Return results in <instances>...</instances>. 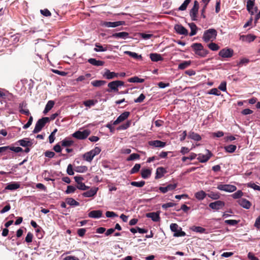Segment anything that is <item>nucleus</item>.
I'll use <instances>...</instances> for the list:
<instances>
[{
	"instance_id": "f257e3e1",
	"label": "nucleus",
	"mask_w": 260,
	"mask_h": 260,
	"mask_svg": "<svg viewBox=\"0 0 260 260\" xmlns=\"http://www.w3.org/2000/svg\"><path fill=\"white\" fill-rule=\"evenodd\" d=\"M191 47L195 54L201 57H205L209 53L208 50L204 49L201 43H193L191 45Z\"/></svg>"
},
{
	"instance_id": "f03ea898",
	"label": "nucleus",
	"mask_w": 260,
	"mask_h": 260,
	"mask_svg": "<svg viewBox=\"0 0 260 260\" xmlns=\"http://www.w3.org/2000/svg\"><path fill=\"white\" fill-rule=\"evenodd\" d=\"M217 35V32L216 29L210 28L204 31L202 38L206 43L209 41L212 42L216 39Z\"/></svg>"
},
{
	"instance_id": "7ed1b4c3",
	"label": "nucleus",
	"mask_w": 260,
	"mask_h": 260,
	"mask_svg": "<svg viewBox=\"0 0 260 260\" xmlns=\"http://www.w3.org/2000/svg\"><path fill=\"white\" fill-rule=\"evenodd\" d=\"M49 122V119L47 117H44L41 119H39L37 122L35 128L32 132L34 134L39 133L42 128L45 126L47 123Z\"/></svg>"
},
{
	"instance_id": "20e7f679",
	"label": "nucleus",
	"mask_w": 260,
	"mask_h": 260,
	"mask_svg": "<svg viewBox=\"0 0 260 260\" xmlns=\"http://www.w3.org/2000/svg\"><path fill=\"white\" fill-rule=\"evenodd\" d=\"M90 134V131L89 129H85L83 131H77L72 134V136L78 140H84Z\"/></svg>"
},
{
	"instance_id": "39448f33",
	"label": "nucleus",
	"mask_w": 260,
	"mask_h": 260,
	"mask_svg": "<svg viewBox=\"0 0 260 260\" xmlns=\"http://www.w3.org/2000/svg\"><path fill=\"white\" fill-rule=\"evenodd\" d=\"M199 8V3L197 1H195L194 2L193 6L192 9L190 11V16L191 18V20L193 21L197 20V14L198 13Z\"/></svg>"
},
{
	"instance_id": "423d86ee",
	"label": "nucleus",
	"mask_w": 260,
	"mask_h": 260,
	"mask_svg": "<svg viewBox=\"0 0 260 260\" xmlns=\"http://www.w3.org/2000/svg\"><path fill=\"white\" fill-rule=\"evenodd\" d=\"M206 153L205 154L200 153L198 155L197 159L199 162L202 163H204L207 162L210 157L213 155V154L211 152L208 150L206 149Z\"/></svg>"
},
{
	"instance_id": "0eeeda50",
	"label": "nucleus",
	"mask_w": 260,
	"mask_h": 260,
	"mask_svg": "<svg viewBox=\"0 0 260 260\" xmlns=\"http://www.w3.org/2000/svg\"><path fill=\"white\" fill-rule=\"evenodd\" d=\"M217 188L229 192H234L237 189L236 186L231 184H219L217 185Z\"/></svg>"
},
{
	"instance_id": "6e6552de",
	"label": "nucleus",
	"mask_w": 260,
	"mask_h": 260,
	"mask_svg": "<svg viewBox=\"0 0 260 260\" xmlns=\"http://www.w3.org/2000/svg\"><path fill=\"white\" fill-rule=\"evenodd\" d=\"M234 51L233 49L228 48H225L221 49L218 53V55L223 58H229L233 56Z\"/></svg>"
},
{
	"instance_id": "1a4fd4ad",
	"label": "nucleus",
	"mask_w": 260,
	"mask_h": 260,
	"mask_svg": "<svg viewBox=\"0 0 260 260\" xmlns=\"http://www.w3.org/2000/svg\"><path fill=\"white\" fill-rule=\"evenodd\" d=\"M125 22L123 21L108 22L103 21L102 22V25L107 27H115L120 25L124 24Z\"/></svg>"
},
{
	"instance_id": "9d476101",
	"label": "nucleus",
	"mask_w": 260,
	"mask_h": 260,
	"mask_svg": "<svg viewBox=\"0 0 260 260\" xmlns=\"http://www.w3.org/2000/svg\"><path fill=\"white\" fill-rule=\"evenodd\" d=\"M225 206V203L222 201H216L209 204V206L210 208L213 210H218L222 208Z\"/></svg>"
},
{
	"instance_id": "9b49d317",
	"label": "nucleus",
	"mask_w": 260,
	"mask_h": 260,
	"mask_svg": "<svg viewBox=\"0 0 260 260\" xmlns=\"http://www.w3.org/2000/svg\"><path fill=\"white\" fill-rule=\"evenodd\" d=\"M103 76L107 79L111 80L118 78L119 76V73H117L114 72H110L109 70L105 69V72L103 74Z\"/></svg>"
},
{
	"instance_id": "f8f14e48",
	"label": "nucleus",
	"mask_w": 260,
	"mask_h": 260,
	"mask_svg": "<svg viewBox=\"0 0 260 260\" xmlns=\"http://www.w3.org/2000/svg\"><path fill=\"white\" fill-rule=\"evenodd\" d=\"M106 91L108 92H118V87L115 81H113L108 84V88Z\"/></svg>"
},
{
	"instance_id": "ddd939ff",
	"label": "nucleus",
	"mask_w": 260,
	"mask_h": 260,
	"mask_svg": "<svg viewBox=\"0 0 260 260\" xmlns=\"http://www.w3.org/2000/svg\"><path fill=\"white\" fill-rule=\"evenodd\" d=\"M129 115H130V113L129 112H127V111L124 112L123 113H122L121 114H120L117 117V118L116 119V120H115L113 122V124L117 125V124H119V123L123 121L124 120H125L126 119H127Z\"/></svg>"
},
{
	"instance_id": "4468645a",
	"label": "nucleus",
	"mask_w": 260,
	"mask_h": 260,
	"mask_svg": "<svg viewBox=\"0 0 260 260\" xmlns=\"http://www.w3.org/2000/svg\"><path fill=\"white\" fill-rule=\"evenodd\" d=\"M237 202L241 206L246 209H249L251 206V203L245 199L241 198Z\"/></svg>"
},
{
	"instance_id": "2eb2a0df",
	"label": "nucleus",
	"mask_w": 260,
	"mask_h": 260,
	"mask_svg": "<svg viewBox=\"0 0 260 260\" xmlns=\"http://www.w3.org/2000/svg\"><path fill=\"white\" fill-rule=\"evenodd\" d=\"M175 29L177 33L180 35L187 36L188 35V30L182 25L177 24L175 26Z\"/></svg>"
},
{
	"instance_id": "dca6fc26",
	"label": "nucleus",
	"mask_w": 260,
	"mask_h": 260,
	"mask_svg": "<svg viewBox=\"0 0 260 260\" xmlns=\"http://www.w3.org/2000/svg\"><path fill=\"white\" fill-rule=\"evenodd\" d=\"M148 144L150 146L160 148H163L166 145V142L160 140L150 141L148 142Z\"/></svg>"
},
{
	"instance_id": "f3484780",
	"label": "nucleus",
	"mask_w": 260,
	"mask_h": 260,
	"mask_svg": "<svg viewBox=\"0 0 260 260\" xmlns=\"http://www.w3.org/2000/svg\"><path fill=\"white\" fill-rule=\"evenodd\" d=\"M88 217L92 218H99L103 215V212L101 210H92L88 214Z\"/></svg>"
},
{
	"instance_id": "a211bd4d",
	"label": "nucleus",
	"mask_w": 260,
	"mask_h": 260,
	"mask_svg": "<svg viewBox=\"0 0 260 260\" xmlns=\"http://www.w3.org/2000/svg\"><path fill=\"white\" fill-rule=\"evenodd\" d=\"M167 173V171L163 167H158L156 169V175L155 178L158 179L162 177L165 174Z\"/></svg>"
},
{
	"instance_id": "6ab92c4d",
	"label": "nucleus",
	"mask_w": 260,
	"mask_h": 260,
	"mask_svg": "<svg viewBox=\"0 0 260 260\" xmlns=\"http://www.w3.org/2000/svg\"><path fill=\"white\" fill-rule=\"evenodd\" d=\"M247 4L246 8L247 11L251 15H253L254 12L253 11V7L254 6V1L255 0H246Z\"/></svg>"
},
{
	"instance_id": "aec40b11",
	"label": "nucleus",
	"mask_w": 260,
	"mask_h": 260,
	"mask_svg": "<svg viewBox=\"0 0 260 260\" xmlns=\"http://www.w3.org/2000/svg\"><path fill=\"white\" fill-rule=\"evenodd\" d=\"M20 186V184L18 182H11L7 184L5 187V189L14 190L19 188Z\"/></svg>"
},
{
	"instance_id": "412c9836",
	"label": "nucleus",
	"mask_w": 260,
	"mask_h": 260,
	"mask_svg": "<svg viewBox=\"0 0 260 260\" xmlns=\"http://www.w3.org/2000/svg\"><path fill=\"white\" fill-rule=\"evenodd\" d=\"M146 217L151 218L155 222L159 221L160 217L159 213L157 212H150L146 214Z\"/></svg>"
},
{
	"instance_id": "4be33fe9",
	"label": "nucleus",
	"mask_w": 260,
	"mask_h": 260,
	"mask_svg": "<svg viewBox=\"0 0 260 260\" xmlns=\"http://www.w3.org/2000/svg\"><path fill=\"white\" fill-rule=\"evenodd\" d=\"M150 58L152 61L157 62L163 60L164 58L160 54L153 53L150 54Z\"/></svg>"
},
{
	"instance_id": "5701e85b",
	"label": "nucleus",
	"mask_w": 260,
	"mask_h": 260,
	"mask_svg": "<svg viewBox=\"0 0 260 260\" xmlns=\"http://www.w3.org/2000/svg\"><path fill=\"white\" fill-rule=\"evenodd\" d=\"M256 38V36L251 34L247 35H243L241 36V39L243 41H245L248 43L253 41Z\"/></svg>"
},
{
	"instance_id": "b1692460",
	"label": "nucleus",
	"mask_w": 260,
	"mask_h": 260,
	"mask_svg": "<svg viewBox=\"0 0 260 260\" xmlns=\"http://www.w3.org/2000/svg\"><path fill=\"white\" fill-rule=\"evenodd\" d=\"M129 34L127 32H119L114 33L112 35V37L115 38H122V39H126L128 37Z\"/></svg>"
},
{
	"instance_id": "393cba45",
	"label": "nucleus",
	"mask_w": 260,
	"mask_h": 260,
	"mask_svg": "<svg viewBox=\"0 0 260 260\" xmlns=\"http://www.w3.org/2000/svg\"><path fill=\"white\" fill-rule=\"evenodd\" d=\"M188 138L196 141H199L202 139L200 135L194 132H190L188 135Z\"/></svg>"
},
{
	"instance_id": "a878e982",
	"label": "nucleus",
	"mask_w": 260,
	"mask_h": 260,
	"mask_svg": "<svg viewBox=\"0 0 260 260\" xmlns=\"http://www.w3.org/2000/svg\"><path fill=\"white\" fill-rule=\"evenodd\" d=\"M194 196L197 199L201 201L204 200L206 198V197L207 196V193H206L203 190H200L199 191L197 192L194 194Z\"/></svg>"
},
{
	"instance_id": "bb28decb",
	"label": "nucleus",
	"mask_w": 260,
	"mask_h": 260,
	"mask_svg": "<svg viewBox=\"0 0 260 260\" xmlns=\"http://www.w3.org/2000/svg\"><path fill=\"white\" fill-rule=\"evenodd\" d=\"M88 62L92 65L95 66H102L104 64V62L101 60H98L95 58H89L88 60Z\"/></svg>"
},
{
	"instance_id": "cd10ccee",
	"label": "nucleus",
	"mask_w": 260,
	"mask_h": 260,
	"mask_svg": "<svg viewBox=\"0 0 260 260\" xmlns=\"http://www.w3.org/2000/svg\"><path fill=\"white\" fill-rule=\"evenodd\" d=\"M28 138H25L24 139L20 140L18 141V143L20 145L23 147L31 146L32 144V143L30 141H28Z\"/></svg>"
},
{
	"instance_id": "c85d7f7f",
	"label": "nucleus",
	"mask_w": 260,
	"mask_h": 260,
	"mask_svg": "<svg viewBox=\"0 0 260 260\" xmlns=\"http://www.w3.org/2000/svg\"><path fill=\"white\" fill-rule=\"evenodd\" d=\"M97 188H91L89 190L86 191L83 193V196L85 197H92L94 196L97 192Z\"/></svg>"
},
{
	"instance_id": "c756f323",
	"label": "nucleus",
	"mask_w": 260,
	"mask_h": 260,
	"mask_svg": "<svg viewBox=\"0 0 260 260\" xmlns=\"http://www.w3.org/2000/svg\"><path fill=\"white\" fill-rule=\"evenodd\" d=\"M141 176L144 179L149 177L151 174V170L149 169H143L141 170Z\"/></svg>"
},
{
	"instance_id": "7c9ffc66",
	"label": "nucleus",
	"mask_w": 260,
	"mask_h": 260,
	"mask_svg": "<svg viewBox=\"0 0 260 260\" xmlns=\"http://www.w3.org/2000/svg\"><path fill=\"white\" fill-rule=\"evenodd\" d=\"M124 54L129 55V56L136 59H142V57L141 55H138L137 53L133 52H131L129 51H126L124 52Z\"/></svg>"
},
{
	"instance_id": "2f4dec72",
	"label": "nucleus",
	"mask_w": 260,
	"mask_h": 260,
	"mask_svg": "<svg viewBox=\"0 0 260 260\" xmlns=\"http://www.w3.org/2000/svg\"><path fill=\"white\" fill-rule=\"evenodd\" d=\"M61 145L62 147H70L73 145L74 141L68 138H65L60 142Z\"/></svg>"
},
{
	"instance_id": "473e14b6",
	"label": "nucleus",
	"mask_w": 260,
	"mask_h": 260,
	"mask_svg": "<svg viewBox=\"0 0 260 260\" xmlns=\"http://www.w3.org/2000/svg\"><path fill=\"white\" fill-rule=\"evenodd\" d=\"M54 105V102L53 101H49L46 105L43 113L44 114L48 113L53 107Z\"/></svg>"
},
{
	"instance_id": "72a5a7b5",
	"label": "nucleus",
	"mask_w": 260,
	"mask_h": 260,
	"mask_svg": "<svg viewBox=\"0 0 260 260\" xmlns=\"http://www.w3.org/2000/svg\"><path fill=\"white\" fill-rule=\"evenodd\" d=\"M95 48L94 50L95 52H104L107 50V45H105V47L102 46L100 43H96L95 44Z\"/></svg>"
},
{
	"instance_id": "f704fd0d",
	"label": "nucleus",
	"mask_w": 260,
	"mask_h": 260,
	"mask_svg": "<svg viewBox=\"0 0 260 260\" xmlns=\"http://www.w3.org/2000/svg\"><path fill=\"white\" fill-rule=\"evenodd\" d=\"M94 157L91 151L84 153L83 155L84 159L88 162L91 161Z\"/></svg>"
},
{
	"instance_id": "c9c22d12",
	"label": "nucleus",
	"mask_w": 260,
	"mask_h": 260,
	"mask_svg": "<svg viewBox=\"0 0 260 260\" xmlns=\"http://www.w3.org/2000/svg\"><path fill=\"white\" fill-rule=\"evenodd\" d=\"M190 229L195 232L199 233L201 234L205 233H206V229L201 227V226H198L193 225L191 226Z\"/></svg>"
},
{
	"instance_id": "e433bc0d",
	"label": "nucleus",
	"mask_w": 260,
	"mask_h": 260,
	"mask_svg": "<svg viewBox=\"0 0 260 260\" xmlns=\"http://www.w3.org/2000/svg\"><path fill=\"white\" fill-rule=\"evenodd\" d=\"M188 25L191 29V31L189 34V36H193L197 34V29H198L197 25L194 23H189Z\"/></svg>"
},
{
	"instance_id": "4c0bfd02",
	"label": "nucleus",
	"mask_w": 260,
	"mask_h": 260,
	"mask_svg": "<svg viewBox=\"0 0 260 260\" xmlns=\"http://www.w3.org/2000/svg\"><path fill=\"white\" fill-rule=\"evenodd\" d=\"M127 81L131 83H143L145 80L144 79L139 78L137 76H134L128 79Z\"/></svg>"
},
{
	"instance_id": "58836bf2",
	"label": "nucleus",
	"mask_w": 260,
	"mask_h": 260,
	"mask_svg": "<svg viewBox=\"0 0 260 260\" xmlns=\"http://www.w3.org/2000/svg\"><path fill=\"white\" fill-rule=\"evenodd\" d=\"M106 83L105 80H94L91 82V84L94 87H100Z\"/></svg>"
},
{
	"instance_id": "ea45409f",
	"label": "nucleus",
	"mask_w": 260,
	"mask_h": 260,
	"mask_svg": "<svg viewBox=\"0 0 260 260\" xmlns=\"http://www.w3.org/2000/svg\"><path fill=\"white\" fill-rule=\"evenodd\" d=\"M66 201L68 204L71 206H77L79 205V203L72 198H67Z\"/></svg>"
},
{
	"instance_id": "a19ab883",
	"label": "nucleus",
	"mask_w": 260,
	"mask_h": 260,
	"mask_svg": "<svg viewBox=\"0 0 260 260\" xmlns=\"http://www.w3.org/2000/svg\"><path fill=\"white\" fill-rule=\"evenodd\" d=\"M191 64V61H184L182 63H180L178 66V69L180 70H184L188 67Z\"/></svg>"
},
{
	"instance_id": "79ce46f5",
	"label": "nucleus",
	"mask_w": 260,
	"mask_h": 260,
	"mask_svg": "<svg viewBox=\"0 0 260 260\" xmlns=\"http://www.w3.org/2000/svg\"><path fill=\"white\" fill-rule=\"evenodd\" d=\"M237 148V146L235 145H229L224 147L225 150L229 153L234 152Z\"/></svg>"
},
{
	"instance_id": "37998d69",
	"label": "nucleus",
	"mask_w": 260,
	"mask_h": 260,
	"mask_svg": "<svg viewBox=\"0 0 260 260\" xmlns=\"http://www.w3.org/2000/svg\"><path fill=\"white\" fill-rule=\"evenodd\" d=\"M207 196L213 200H218L220 198V194L218 192H214L213 191L208 193Z\"/></svg>"
},
{
	"instance_id": "c03bdc74",
	"label": "nucleus",
	"mask_w": 260,
	"mask_h": 260,
	"mask_svg": "<svg viewBox=\"0 0 260 260\" xmlns=\"http://www.w3.org/2000/svg\"><path fill=\"white\" fill-rule=\"evenodd\" d=\"M186 235V233L182 231V228L179 227V229L177 230V232H176L174 233L173 236L176 237H183Z\"/></svg>"
},
{
	"instance_id": "a18cd8bd",
	"label": "nucleus",
	"mask_w": 260,
	"mask_h": 260,
	"mask_svg": "<svg viewBox=\"0 0 260 260\" xmlns=\"http://www.w3.org/2000/svg\"><path fill=\"white\" fill-rule=\"evenodd\" d=\"M97 103V101L93 100H88L83 102V104L86 107H90L91 106H94L95 103Z\"/></svg>"
},
{
	"instance_id": "49530a36",
	"label": "nucleus",
	"mask_w": 260,
	"mask_h": 260,
	"mask_svg": "<svg viewBox=\"0 0 260 260\" xmlns=\"http://www.w3.org/2000/svg\"><path fill=\"white\" fill-rule=\"evenodd\" d=\"M191 0H185L183 3L178 8L179 11H184L186 9L187 6L190 3Z\"/></svg>"
},
{
	"instance_id": "de8ad7c7",
	"label": "nucleus",
	"mask_w": 260,
	"mask_h": 260,
	"mask_svg": "<svg viewBox=\"0 0 260 260\" xmlns=\"http://www.w3.org/2000/svg\"><path fill=\"white\" fill-rule=\"evenodd\" d=\"M145 184V182L144 181H141L139 182L136 181H132L131 182V184L133 186H136L137 187H142Z\"/></svg>"
},
{
	"instance_id": "09e8293b",
	"label": "nucleus",
	"mask_w": 260,
	"mask_h": 260,
	"mask_svg": "<svg viewBox=\"0 0 260 260\" xmlns=\"http://www.w3.org/2000/svg\"><path fill=\"white\" fill-rule=\"evenodd\" d=\"M141 168V165L139 164H136L135 165L134 167L131 170L130 173L131 174H135L138 172Z\"/></svg>"
},
{
	"instance_id": "8fccbe9b",
	"label": "nucleus",
	"mask_w": 260,
	"mask_h": 260,
	"mask_svg": "<svg viewBox=\"0 0 260 260\" xmlns=\"http://www.w3.org/2000/svg\"><path fill=\"white\" fill-rule=\"evenodd\" d=\"M243 195V192L241 190H239L237 192H235L232 195V197L235 199H240L242 196Z\"/></svg>"
},
{
	"instance_id": "3c124183",
	"label": "nucleus",
	"mask_w": 260,
	"mask_h": 260,
	"mask_svg": "<svg viewBox=\"0 0 260 260\" xmlns=\"http://www.w3.org/2000/svg\"><path fill=\"white\" fill-rule=\"evenodd\" d=\"M208 47L212 51H217L219 49V46L215 43H211L208 45Z\"/></svg>"
},
{
	"instance_id": "603ef678",
	"label": "nucleus",
	"mask_w": 260,
	"mask_h": 260,
	"mask_svg": "<svg viewBox=\"0 0 260 260\" xmlns=\"http://www.w3.org/2000/svg\"><path fill=\"white\" fill-rule=\"evenodd\" d=\"M140 157V156L139 154L137 153H133L131 154L126 159L127 161H131L135 159H139Z\"/></svg>"
},
{
	"instance_id": "864d4df0",
	"label": "nucleus",
	"mask_w": 260,
	"mask_h": 260,
	"mask_svg": "<svg viewBox=\"0 0 260 260\" xmlns=\"http://www.w3.org/2000/svg\"><path fill=\"white\" fill-rule=\"evenodd\" d=\"M176 204L172 202H169L166 204H164L162 205V208L165 210H166L168 208L176 206Z\"/></svg>"
},
{
	"instance_id": "5fc2aeb1",
	"label": "nucleus",
	"mask_w": 260,
	"mask_h": 260,
	"mask_svg": "<svg viewBox=\"0 0 260 260\" xmlns=\"http://www.w3.org/2000/svg\"><path fill=\"white\" fill-rule=\"evenodd\" d=\"M239 220L228 219L224 221V223L230 225H236L239 222Z\"/></svg>"
},
{
	"instance_id": "6e6d98bb",
	"label": "nucleus",
	"mask_w": 260,
	"mask_h": 260,
	"mask_svg": "<svg viewBox=\"0 0 260 260\" xmlns=\"http://www.w3.org/2000/svg\"><path fill=\"white\" fill-rule=\"evenodd\" d=\"M76 188L74 186L69 185L67 186V189L66 190L65 192L67 194H69L71 193H73L75 191Z\"/></svg>"
},
{
	"instance_id": "4d7b16f0",
	"label": "nucleus",
	"mask_w": 260,
	"mask_h": 260,
	"mask_svg": "<svg viewBox=\"0 0 260 260\" xmlns=\"http://www.w3.org/2000/svg\"><path fill=\"white\" fill-rule=\"evenodd\" d=\"M131 121H127L125 123L119 126L118 129H126L130 126Z\"/></svg>"
},
{
	"instance_id": "13d9d810",
	"label": "nucleus",
	"mask_w": 260,
	"mask_h": 260,
	"mask_svg": "<svg viewBox=\"0 0 260 260\" xmlns=\"http://www.w3.org/2000/svg\"><path fill=\"white\" fill-rule=\"evenodd\" d=\"M9 151H13L16 153L23 151L22 148L20 147H11V146H9Z\"/></svg>"
},
{
	"instance_id": "bf43d9fd",
	"label": "nucleus",
	"mask_w": 260,
	"mask_h": 260,
	"mask_svg": "<svg viewBox=\"0 0 260 260\" xmlns=\"http://www.w3.org/2000/svg\"><path fill=\"white\" fill-rule=\"evenodd\" d=\"M247 187L253 188L254 190L260 191V186L254 183H249L247 184Z\"/></svg>"
},
{
	"instance_id": "052dcab7",
	"label": "nucleus",
	"mask_w": 260,
	"mask_h": 260,
	"mask_svg": "<svg viewBox=\"0 0 260 260\" xmlns=\"http://www.w3.org/2000/svg\"><path fill=\"white\" fill-rule=\"evenodd\" d=\"M145 99V95L143 93H141L138 98L134 100V102L141 103L143 102Z\"/></svg>"
},
{
	"instance_id": "680f3d73",
	"label": "nucleus",
	"mask_w": 260,
	"mask_h": 260,
	"mask_svg": "<svg viewBox=\"0 0 260 260\" xmlns=\"http://www.w3.org/2000/svg\"><path fill=\"white\" fill-rule=\"evenodd\" d=\"M76 171L79 173H83L87 170L86 166H78L76 169Z\"/></svg>"
},
{
	"instance_id": "e2e57ef3",
	"label": "nucleus",
	"mask_w": 260,
	"mask_h": 260,
	"mask_svg": "<svg viewBox=\"0 0 260 260\" xmlns=\"http://www.w3.org/2000/svg\"><path fill=\"white\" fill-rule=\"evenodd\" d=\"M32 238L33 234L30 232H28L25 237V241L27 243H30L32 241Z\"/></svg>"
},
{
	"instance_id": "0e129e2a",
	"label": "nucleus",
	"mask_w": 260,
	"mask_h": 260,
	"mask_svg": "<svg viewBox=\"0 0 260 260\" xmlns=\"http://www.w3.org/2000/svg\"><path fill=\"white\" fill-rule=\"evenodd\" d=\"M86 232V230L85 228L79 229L77 230V234L79 236L83 237L85 235Z\"/></svg>"
},
{
	"instance_id": "69168bd1",
	"label": "nucleus",
	"mask_w": 260,
	"mask_h": 260,
	"mask_svg": "<svg viewBox=\"0 0 260 260\" xmlns=\"http://www.w3.org/2000/svg\"><path fill=\"white\" fill-rule=\"evenodd\" d=\"M210 94H213L215 95H219L220 94V91L217 88H212L208 92Z\"/></svg>"
},
{
	"instance_id": "338daca9",
	"label": "nucleus",
	"mask_w": 260,
	"mask_h": 260,
	"mask_svg": "<svg viewBox=\"0 0 260 260\" xmlns=\"http://www.w3.org/2000/svg\"><path fill=\"white\" fill-rule=\"evenodd\" d=\"M218 89L221 90V91H225L226 90V83L225 81L222 82L219 86H218Z\"/></svg>"
},
{
	"instance_id": "774afa93",
	"label": "nucleus",
	"mask_w": 260,
	"mask_h": 260,
	"mask_svg": "<svg viewBox=\"0 0 260 260\" xmlns=\"http://www.w3.org/2000/svg\"><path fill=\"white\" fill-rule=\"evenodd\" d=\"M90 151L92 153L93 156H95V155L99 154L100 153V152L101 151V149L99 147H96Z\"/></svg>"
}]
</instances>
